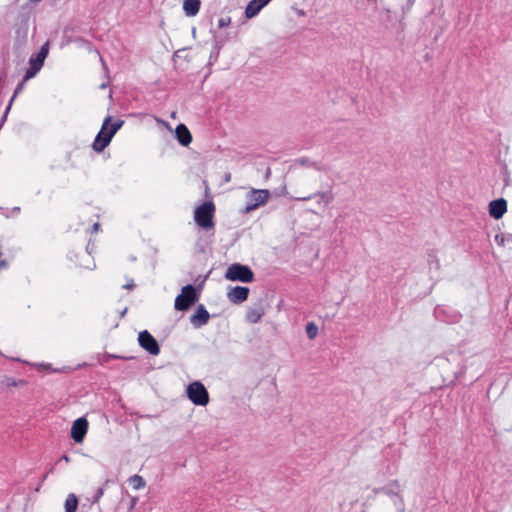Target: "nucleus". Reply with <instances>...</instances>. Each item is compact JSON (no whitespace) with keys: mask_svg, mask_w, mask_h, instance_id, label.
<instances>
[{"mask_svg":"<svg viewBox=\"0 0 512 512\" xmlns=\"http://www.w3.org/2000/svg\"><path fill=\"white\" fill-rule=\"evenodd\" d=\"M65 512H76L78 508V498L75 494L71 493L67 496L65 501Z\"/></svg>","mask_w":512,"mask_h":512,"instance_id":"6ab92c4d","label":"nucleus"},{"mask_svg":"<svg viewBox=\"0 0 512 512\" xmlns=\"http://www.w3.org/2000/svg\"><path fill=\"white\" fill-rule=\"evenodd\" d=\"M99 223H95L93 226H92V232H97L99 230Z\"/></svg>","mask_w":512,"mask_h":512,"instance_id":"7c9ffc66","label":"nucleus"},{"mask_svg":"<svg viewBox=\"0 0 512 512\" xmlns=\"http://www.w3.org/2000/svg\"><path fill=\"white\" fill-rule=\"evenodd\" d=\"M135 502H136V499H133V501L131 502V505H134Z\"/></svg>","mask_w":512,"mask_h":512,"instance_id":"c9c22d12","label":"nucleus"},{"mask_svg":"<svg viewBox=\"0 0 512 512\" xmlns=\"http://www.w3.org/2000/svg\"><path fill=\"white\" fill-rule=\"evenodd\" d=\"M139 345L151 355H158L160 347L157 340L147 331H141L138 335Z\"/></svg>","mask_w":512,"mask_h":512,"instance_id":"0eeeda50","label":"nucleus"},{"mask_svg":"<svg viewBox=\"0 0 512 512\" xmlns=\"http://www.w3.org/2000/svg\"><path fill=\"white\" fill-rule=\"evenodd\" d=\"M231 23V18L230 17H222L218 20V27L219 28H224V27H227L229 26Z\"/></svg>","mask_w":512,"mask_h":512,"instance_id":"bb28decb","label":"nucleus"},{"mask_svg":"<svg viewBox=\"0 0 512 512\" xmlns=\"http://www.w3.org/2000/svg\"><path fill=\"white\" fill-rule=\"evenodd\" d=\"M382 491L388 496H399L401 485L398 480H393L386 487L382 488Z\"/></svg>","mask_w":512,"mask_h":512,"instance_id":"f3484780","label":"nucleus"},{"mask_svg":"<svg viewBox=\"0 0 512 512\" xmlns=\"http://www.w3.org/2000/svg\"><path fill=\"white\" fill-rule=\"evenodd\" d=\"M215 205L212 201H207L198 206L194 211L195 223L204 230L214 228Z\"/></svg>","mask_w":512,"mask_h":512,"instance_id":"f03ea898","label":"nucleus"},{"mask_svg":"<svg viewBox=\"0 0 512 512\" xmlns=\"http://www.w3.org/2000/svg\"><path fill=\"white\" fill-rule=\"evenodd\" d=\"M103 494H104V487L98 488L93 497V503H97L100 500V498L103 496Z\"/></svg>","mask_w":512,"mask_h":512,"instance_id":"cd10ccee","label":"nucleus"},{"mask_svg":"<svg viewBox=\"0 0 512 512\" xmlns=\"http://www.w3.org/2000/svg\"><path fill=\"white\" fill-rule=\"evenodd\" d=\"M271 0H251L245 9V16L252 18L256 16L260 10L266 6Z\"/></svg>","mask_w":512,"mask_h":512,"instance_id":"ddd939ff","label":"nucleus"},{"mask_svg":"<svg viewBox=\"0 0 512 512\" xmlns=\"http://www.w3.org/2000/svg\"><path fill=\"white\" fill-rule=\"evenodd\" d=\"M197 301L198 294L195 287L188 284L182 288L181 294L176 297L174 307L178 311H186Z\"/></svg>","mask_w":512,"mask_h":512,"instance_id":"39448f33","label":"nucleus"},{"mask_svg":"<svg viewBox=\"0 0 512 512\" xmlns=\"http://www.w3.org/2000/svg\"><path fill=\"white\" fill-rule=\"evenodd\" d=\"M201 6L200 0H184L183 2V10L185 15L188 17H192L198 14Z\"/></svg>","mask_w":512,"mask_h":512,"instance_id":"2eb2a0df","label":"nucleus"},{"mask_svg":"<svg viewBox=\"0 0 512 512\" xmlns=\"http://www.w3.org/2000/svg\"><path fill=\"white\" fill-rule=\"evenodd\" d=\"M49 52V43H45L41 48L40 51L36 54L37 57L45 61L47 55Z\"/></svg>","mask_w":512,"mask_h":512,"instance_id":"a878e982","label":"nucleus"},{"mask_svg":"<svg viewBox=\"0 0 512 512\" xmlns=\"http://www.w3.org/2000/svg\"><path fill=\"white\" fill-rule=\"evenodd\" d=\"M40 70H38L37 68L29 65V68L27 69V71L25 72V75H24V81H28L29 79L33 78L36 76V74L39 72Z\"/></svg>","mask_w":512,"mask_h":512,"instance_id":"b1692460","label":"nucleus"},{"mask_svg":"<svg viewBox=\"0 0 512 512\" xmlns=\"http://www.w3.org/2000/svg\"><path fill=\"white\" fill-rule=\"evenodd\" d=\"M29 65L37 68L38 70H41V68L44 65V61L37 57L36 55H32L29 59Z\"/></svg>","mask_w":512,"mask_h":512,"instance_id":"5701e85b","label":"nucleus"},{"mask_svg":"<svg viewBox=\"0 0 512 512\" xmlns=\"http://www.w3.org/2000/svg\"><path fill=\"white\" fill-rule=\"evenodd\" d=\"M111 117H107L102 125L101 130L97 134L92 147L96 152H102L111 142L115 133L121 128L123 125V121L119 120L117 122L109 125Z\"/></svg>","mask_w":512,"mask_h":512,"instance_id":"f257e3e1","label":"nucleus"},{"mask_svg":"<svg viewBox=\"0 0 512 512\" xmlns=\"http://www.w3.org/2000/svg\"><path fill=\"white\" fill-rule=\"evenodd\" d=\"M301 166L312 167L317 171H324L325 168L319 162H313L307 157H301L296 160Z\"/></svg>","mask_w":512,"mask_h":512,"instance_id":"aec40b11","label":"nucleus"},{"mask_svg":"<svg viewBox=\"0 0 512 512\" xmlns=\"http://www.w3.org/2000/svg\"><path fill=\"white\" fill-rule=\"evenodd\" d=\"M249 292L248 287L236 286L228 291L227 298L233 304H241L247 300Z\"/></svg>","mask_w":512,"mask_h":512,"instance_id":"1a4fd4ad","label":"nucleus"},{"mask_svg":"<svg viewBox=\"0 0 512 512\" xmlns=\"http://www.w3.org/2000/svg\"><path fill=\"white\" fill-rule=\"evenodd\" d=\"M25 83L26 81H24V79L18 83V85L16 86L15 88V91L13 93V96L11 97L6 109H5V112H4V115H3V120L6 119L7 117V114L9 113L10 109H11V106H12V103L13 101L16 99V97L23 91L24 87H25Z\"/></svg>","mask_w":512,"mask_h":512,"instance_id":"a211bd4d","label":"nucleus"},{"mask_svg":"<svg viewBox=\"0 0 512 512\" xmlns=\"http://www.w3.org/2000/svg\"><path fill=\"white\" fill-rule=\"evenodd\" d=\"M224 277L229 281L251 283L254 280V272L248 265L233 263L227 268Z\"/></svg>","mask_w":512,"mask_h":512,"instance_id":"7ed1b4c3","label":"nucleus"},{"mask_svg":"<svg viewBox=\"0 0 512 512\" xmlns=\"http://www.w3.org/2000/svg\"><path fill=\"white\" fill-rule=\"evenodd\" d=\"M130 483L135 489H141L145 486L144 479L139 475H134L130 478Z\"/></svg>","mask_w":512,"mask_h":512,"instance_id":"4be33fe9","label":"nucleus"},{"mask_svg":"<svg viewBox=\"0 0 512 512\" xmlns=\"http://www.w3.org/2000/svg\"><path fill=\"white\" fill-rule=\"evenodd\" d=\"M189 400L198 406H206L209 403V393L200 381H194L187 386Z\"/></svg>","mask_w":512,"mask_h":512,"instance_id":"423d86ee","label":"nucleus"},{"mask_svg":"<svg viewBox=\"0 0 512 512\" xmlns=\"http://www.w3.org/2000/svg\"><path fill=\"white\" fill-rule=\"evenodd\" d=\"M506 211L507 201L504 198H499L489 203V214L496 220L502 218Z\"/></svg>","mask_w":512,"mask_h":512,"instance_id":"9b49d317","label":"nucleus"},{"mask_svg":"<svg viewBox=\"0 0 512 512\" xmlns=\"http://www.w3.org/2000/svg\"><path fill=\"white\" fill-rule=\"evenodd\" d=\"M49 52V43H45L41 48L40 51L36 54L37 57L45 61L47 55Z\"/></svg>","mask_w":512,"mask_h":512,"instance_id":"393cba45","label":"nucleus"},{"mask_svg":"<svg viewBox=\"0 0 512 512\" xmlns=\"http://www.w3.org/2000/svg\"><path fill=\"white\" fill-rule=\"evenodd\" d=\"M270 195L268 189H251L246 195V205L242 209V213L249 214L263 206L269 200Z\"/></svg>","mask_w":512,"mask_h":512,"instance_id":"20e7f679","label":"nucleus"},{"mask_svg":"<svg viewBox=\"0 0 512 512\" xmlns=\"http://www.w3.org/2000/svg\"><path fill=\"white\" fill-rule=\"evenodd\" d=\"M175 135L178 142L187 147L192 142V135L185 124H178L175 129Z\"/></svg>","mask_w":512,"mask_h":512,"instance_id":"f8f14e48","label":"nucleus"},{"mask_svg":"<svg viewBox=\"0 0 512 512\" xmlns=\"http://www.w3.org/2000/svg\"><path fill=\"white\" fill-rule=\"evenodd\" d=\"M88 430V421L84 417H80L74 421L71 428V437L76 443L83 442Z\"/></svg>","mask_w":512,"mask_h":512,"instance_id":"6e6552de","label":"nucleus"},{"mask_svg":"<svg viewBox=\"0 0 512 512\" xmlns=\"http://www.w3.org/2000/svg\"><path fill=\"white\" fill-rule=\"evenodd\" d=\"M135 502H136V499H133V501L131 502V505H134Z\"/></svg>","mask_w":512,"mask_h":512,"instance_id":"f704fd0d","label":"nucleus"},{"mask_svg":"<svg viewBox=\"0 0 512 512\" xmlns=\"http://www.w3.org/2000/svg\"><path fill=\"white\" fill-rule=\"evenodd\" d=\"M313 197H319L317 201L318 204L324 203V205H329L334 200V195L331 190L327 191H318L313 195L297 198L299 201H307L312 199Z\"/></svg>","mask_w":512,"mask_h":512,"instance_id":"4468645a","label":"nucleus"},{"mask_svg":"<svg viewBox=\"0 0 512 512\" xmlns=\"http://www.w3.org/2000/svg\"><path fill=\"white\" fill-rule=\"evenodd\" d=\"M306 334L309 339H314L318 334V326L314 322H309L306 325Z\"/></svg>","mask_w":512,"mask_h":512,"instance_id":"412c9836","label":"nucleus"},{"mask_svg":"<svg viewBox=\"0 0 512 512\" xmlns=\"http://www.w3.org/2000/svg\"><path fill=\"white\" fill-rule=\"evenodd\" d=\"M59 461H65L66 463L70 462V458L68 455H63Z\"/></svg>","mask_w":512,"mask_h":512,"instance_id":"c756f323","label":"nucleus"},{"mask_svg":"<svg viewBox=\"0 0 512 512\" xmlns=\"http://www.w3.org/2000/svg\"><path fill=\"white\" fill-rule=\"evenodd\" d=\"M134 286H135L134 281H133V280H131L129 283H127L126 285H124V286H123V288H125V289H133V288H134Z\"/></svg>","mask_w":512,"mask_h":512,"instance_id":"c85d7f7f","label":"nucleus"},{"mask_svg":"<svg viewBox=\"0 0 512 512\" xmlns=\"http://www.w3.org/2000/svg\"><path fill=\"white\" fill-rule=\"evenodd\" d=\"M126 311H127V308H125V309L122 311L121 315H122V316H124V315H125V313H126Z\"/></svg>","mask_w":512,"mask_h":512,"instance_id":"2f4dec72","label":"nucleus"},{"mask_svg":"<svg viewBox=\"0 0 512 512\" xmlns=\"http://www.w3.org/2000/svg\"><path fill=\"white\" fill-rule=\"evenodd\" d=\"M264 315V309L262 307L249 309L246 313V320L249 323L255 324L259 322Z\"/></svg>","mask_w":512,"mask_h":512,"instance_id":"dca6fc26","label":"nucleus"},{"mask_svg":"<svg viewBox=\"0 0 512 512\" xmlns=\"http://www.w3.org/2000/svg\"><path fill=\"white\" fill-rule=\"evenodd\" d=\"M269 174H270V169L267 170L266 176H269Z\"/></svg>","mask_w":512,"mask_h":512,"instance_id":"72a5a7b5","label":"nucleus"},{"mask_svg":"<svg viewBox=\"0 0 512 512\" xmlns=\"http://www.w3.org/2000/svg\"><path fill=\"white\" fill-rule=\"evenodd\" d=\"M210 319L209 312L206 310L204 305L200 304L194 314L190 317V323L194 328H201L206 325Z\"/></svg>","mask_w":512,"mask_h":512,"instance_id":"9d476101","label":"nucleus"},{"mask_svg":"<svg viewBox=\"0 0 512 512\" xmlns=\"http://www.w3.org/2000/svg\"><path fill=\"white\" fill-rule=\"evenodd\" d=\"M105 87H106V84H102V85L100 86V88H101V89H104Z\"/></svg>","mask_w":512,"mask_h":512,"instance_id":"473e14b6","label":"nucleus"}]
</instances>
